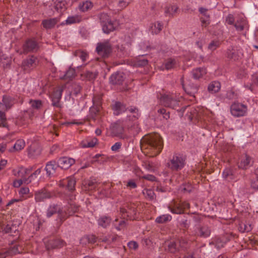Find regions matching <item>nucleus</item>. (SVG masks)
Wrapping results in <instances>:
<instances>
[{"instance_id":"nucleus-1","label":"nucleus","mask_w":258,"mask_h":258,"mask_svg":"<svg viewBox=\"0 0 258 258\" xmlns=\"http://www.w3.org/2000/svg\"><path fill=\"white\" fill-rule=\"evenodd\" d=\"M142 149H149L153 152L152 156L158 155L163 147V142L159 134L154 133L145 136L141 140Z\"/></svg>"},{"instance_id":"nucleus-2","label":"nucleus","mask_w":258,"mask_h":258,"mask_svg":"<svg viewBox=\"0 0 258 258\" xmlns=\"http://www.w3.org/2000/svg\"><path fill=\"white\" fill-rule=\"evenodd\" d=\"M190 242L182 237L176 240L167 241L164 244L165 250L170 253L176 254L181 251L186 250L189 247Z\"/></svg>"},{"instance_id":"nucleus-3","label":"nucleus","mask_w":258,"mask_h":258,"mask_svg":"<svg viewBox=\"0 0 258 258\" xmlns=\"http://www.w3.org/2000/svg\"><path fill=\"white\" fill-rule=\"evenodd\" d=\"M185 164V158L183 155L175 154L168 160L167 166L172 171H178L184 167Z\"/></svg>"},{"instance_id":"nucleus-4","label":"nucleus","mask_w":258,"mask_h":258,"mask_svg":"<svg viewBox=\"0 0 258 258\" xmlns=\"http://www.w3.org/2000/svg\"><path fill=\"white\" fill-rule=\"evenodd\" d=\"M96 51L102 58H108L112 52V46L109 40H105L97 44Z\"/></svg>"},{"instance_id":"nucleus-5","label":"nucleus","mask_w":258,"mask_h":258,"mask_svg":"<svg viewBox=\"0 0 258 258\" xmlns=\"http://www.w3.org/2000/svg\"><path fill=\"white\" fill-rule=\"evenodd\" d=\"M78 210V207L73 205L66 206L64 209L61 208V213H59V226L66 219L73 216Z\"/></svg>"},{"instance_id":"nucleus-6","label":"nucleus","mask_w":258,"mask_h":258,"mask_svg":"<svg viewBox=\"0 0 258 258\" xmlns=\"http://www.w3.org/2000/svg\"><path fill=\"white\" fill-rule=\"evenodd\" d=\"M160 103L165 107L176 109L179 105V101L172 95H162L160 98Z\"/></svg>"},{"instance_id":"nucleus-7","label":"nucleus","mask_w":258,"mask_h":258,"mask_svg":"<svg viewBox=\"0 0 258 258\" xmlns=\"http://www.w3.org/2000/svg\"><path fill=\"white\" fill-rule=\"evenodd\" d=\"M111 134L113 137H116L121 139H127L128 137L124 133V127L120 122L112 123L110 127Z\"/></svg>"},{"instance_id":"nucleus-8","label":"nucleus","mask_w":258,"mask_h":258,"mask_svg":"<svg viewBox=\"0 0 258 258\" xmlns=\"http://www.w3.org/2000/svg\"><path fill=\"white\" fill-rule=\"evenodd\" d=\"M38 42L34 38L27 39L22 46V53L27 54L30 52H35L39 49Z\"/></svg>"},{"instance_id":"nucleus-9","label":"nucleus","mask_w":258,"mask_h":258,"mask_svg":"<svg viewBox=\"0 0 258 258\" xmlns=\"http://www.w3.org/2000/svg\"><path fill=\"white\" fill-rule=\"evenodd\" d=\"M230 111L232 115L240 117L245 115L247 112V107L242 104L234 102L230 107Z\"/></svg>"},{"instance_id":"nucleus-10","label":"nucleus","mask_w":258,"mask_h":258,"mask_svg":"<svg viewBox=\"0 0 258 258\" xmlns=\"http://www.w3.org/2000/svg\"><path fill=\"white\" fill-rule=\"evenodd\" d=\"M100 19L102 23V30L104 33L108 34L114 30L113 24L106 14H102Z\"/></svg>"},{"instance_id":"nucleus-11","label":"nucleus","mask_w":258,"mask_h":258,"mask_svg":"<svg viewBox=\"0 0 258 258\" xmlns=\"http://www.w3.org/2000/svg\"><path fill=\"white\" fill-rule=\"evenodd\" d=\"M22 246L18 245H15L8 249H4L0 251V258H6L7 257L20 253L22 252Z\"/></svg>"},{"instance_id":"nucleus-12","label":"nucleus","mask_w":258,"mask_h":258,"mask_svg":"<svg viewBox=\"0 0 258 258\" xmlns=\"http://www.w3.org/2000/svg\"><path fill=\"white\" fill-rule=\"evenodd\" d=\"M47 250L60 248L64 245L65 242L59 238H51L45 242Z\"/></svg>"},{"instance_id":"nucleus-13","label":"nucleus","mask_w":258,"mask_h":258,"mask_svg":"<svg viewBox=\"0 0 258 258\" xmlns=\"http://www.w3.org/2000/svg\"><path fill=\"white\" fill-rule=\"evenodd\" d=\"M212 232L211 227L208 225L203 224L197 227L196 234L201 238H207L210 236Z\"/></svg>"},{"instance_id":"nucleus-14","label":"nucleus","mask_w":258,"mask_h":258,"mask_svg":"<svg viewBox=\"0 0 258 258\" xmlns=\"http://www.w3.org/2000/svg\"><path fill=\"white\" fill-rule=\"evenodd\" d=\"M35 200L36 202H41L51 197V193L46 189L42 188L35 192Z\"/></svg>"},{"instance_id":"nucleus-15","label":"nucleus","mask_w":258,"mask_h":258,"mask_svg":"<svg viewBox=\"0 0 258 258\" xmlns=\"http://www.w3.org/2000/svg\"><path fill=\"white\" fill-rule=\"evenodd\" d=\"M33 167H30L28 168H22L18 171L19 176L21 177L20 179L16 180L13 182V185L14 187H19L23 183H24V179L25 177V174H29L32 171Z\"/></svg>"},{"instance_id":"nucleus-16","label":"nucleus","mask_w":258,"mask_h":258,"mask_svg":"<svg viewBox=\"0 0 258 258\" xmlns=\"http://www.w3.org/2000/svg\"><path fill=\"white\" fill-rule=\"evenodd\" d=\"M253 163L252 158L247 154H245L241 157L238 167L242 169H246L251 166Z\"/></svg>"},{"instance_id":"nucleus-17","label":"nucleus","mask_w":258,"mask_h":258,"mask_svg":"<svg viewBox=\"0 0 258 258\" xmlns=\"http://www.w3.org/2000/svg\"><path fill=\"white\" fill-rule=\"evenodd\" d=\"M61 213V208L57 204L50 205L46 212V216L47 218H50L54 214H57V224L59 226V213Z\"/></svg>"},{"instance_id":"nucleus-18","label":"nucleus","mask_w":258,"mask_h":258,"mask_svg":"<svg viewBox=\"0 0 258 258\" xmlns=\"http://www.w3.org/2000/svg\"><path fill=\"white\" fill-rule=\"evenodd\" d=\"M59 167L58 163H56L55 161L52 160L48 162L45 168L47 175L49 177L54 176Z\"/></svg>"},{"instance_id":"nucleus-19","label":"nucleus","mask_w":258,"mask_h":258,"mask_svg":"<svg viewBox=\"0 0 258 258\" xmlns=\"http://www.w3.org/2000/svg\"><path fill=\"white\" fill-rule=\"evenodd\" d=\"M37 63V58L31 55L25 59L22 63V67L25 70H29L34 68Z\"/></svg>"},{"instance_id":"nucleus-20","label":"nucleus","mask_w":258,"mask_h":258,"mask_svg":"<svg viewBox=\"0 0 258 258\" xmlns=\"http://www.w3.org/2000/svg\"><path fill=\"white\" fill-rule=\"evenodd\" d=\"M75 162V160L71 158L62 157L58 160L59 167L61 169H67L69 168Z\"/></svg>"},{"instance_id":"nucleus-21","label":"nucleus","mask_w":258,"mask_h":258,"mask_svg":"<svg viewBox=\"0 0 258 258\" xmlns=\"http://www.w3.org/2000/svg\"><path fill=\"white\" fill-rule=\"evenodd\" d=\"M76 180L73 177H68L67 179L60 180L59 182L60 187H66L70 191L73 190L75 189Z\"/></svg>"},{"instance_id":"nucleus-22","label":"nucleus","mask_w":258,"mask_h":258,"mask_svg":"<svg viewBox=\"0 0 258 258\" xmlns=\"http://www.w3.org/2000/svg\"><path fill=\"white\" fill-rule=\"evenodd\" d=\"M40 154V147L36 143H32L28 149V155L30 158H35Z\"/></svg>"},{"instance_id":"nucleus-23","label":"nucleus","mask_w":258,"mask_h":258,"mask_svg":"<svg viewBox=\"0 0 258 258\" xmlns=\"http://www.w3.org/2000/svg\"><path fill=\"white\" fill-rule=\"evenodd\" d=\"M62 92V90L59 89L54 91V92L52 94V105L54 107H56L57 108L61 107V105L59 102L61 98Z\"/></svg>"},{"instance_id":"nucleus-24","label":"nucleus","mask_w":258,"mask_h":258,"mask_svg":"<svg viewBox=\"0 0 258 258\" xmlns=\"http://www.w3.org/2000/svg\"><path fill=\"white\" fill-rule=\"evenodd\" d=\"M124 79L122 73L116 72L110 77L109 82L113 85H120L123 82Z\"/></svg>"},{"instance_id":"nucleus-25","label":"nucleus","mask_w":258,"mask_h":258,"mask_svg":"<svg viewBox=\"0 0 258 258\" xmlns=\"http://www.w3.org/2000/svg\"><path fill=\"white\" fill-rule=\"evenodd\" d=\"M229 239L226 236H223L219 237H215L210 243V244L215 245L218 248L220 249L224 247V245Z\"/></svg>"},{"instance_id":"nucleus-26","label":"nucleus","mask_w":258,"mask_h":258,"mask_svg":"<svg viewBox=\"0 0 258 258\" xmlns=\"http://www.w3.org/2000/svg\"><path fill=\"white\" fill-rule=\"evenodd\" d=\"M6 110V106L0 102V127H8L7 119L4 112Z\"/></svg>"},{"instance_id":"nucleus-27","label":"nucleus","mask_w":258,"mask_h":258,"mask_svg":"<svg viewBox=\"0 0 258 258\" xmlns=\"http://www.w3.org/2000/svg\"><path fill=\"white\" fill-rule=\"evenodd\" d=\"M58 21L59 19L57 18L46 19L42 21V25L46 29H50L53 28Z\"/></svg>"},{"instance_id":"nucleus-28","label":"nucleus","mask_w":258,"mask_h":258,"mask_svg":"<svg viewBox=\"0 0 258 258\" xmlns=\"http://www.w3.org/2000/svg\"><path fill=\"white\" fill-rule=\"evenodd\" d=\"M182 85L183 88L186 92V93L190 96H194L195 94L198 92L199 87L197 85H194V84H188L187 85H185L182 83Z\"/></svg>"},{"instance_id":"nucleus-29","label":"nucleus","mask_w":258,"mask_h":258,"mask_svg":"<svg viewBox=\"0 0 258 258\" xmlns=\"http://www.w3.org/2000/svg\"><path fill=\"white\" fill-rule=\"evenodd\" d=\"M98 183L95 179L90 178V179L84 180L83 182V185L85 190H93L94 189Z\"/></svg>"},{"instance_id":"nucleus-30","label":"nucleus","mask_w":258,"mask_h":258,"mask_svg":"<svg viewBox=\"0 0 258 258\" xmlns=\"http://www.w3.org/2000/svg\"><path fill=\"white\" fill-rule=\"evenodd\" d=\"M221 88V83L218 81H212L208 86V91L211 94L218 92Z\"/></svg>"},{"instance_id":"nucleus-31","label":"nucleus","mask_w":258,"mask_h":258,"mask_svg":"<svg viewBox=\"0 0 258 258\" xmlns=\"http://www.w3.org/2000/svg\"><path fill=\"white\" fill-rule=\"evenodd\" d=\"M226 56L230 59L237 60L239 57L237 50L232 46L229 47L227 49Z\"/></svg>"},{"instance_id":"nucleus-32","label":"nucleus","mask_w":258,"mask_h":258,"mask_svg":"<svg viewBox=\"0 0 258 258\" xmlns=\"http://www.w3.org/2000/svg\"><path fill=\"white\" fill-rule=\"evenodd\" d=\"M111 218L107 216L106 215H103L102 216H101L98 220V224L99 226L104 228H106L108 226H109L111 222Z\"/></svg>"},{"instance_id":"nucleus-33","label":"nucleus","mask_w":258,"mask_h":258,"mask_svg":"<svg viewBox=\"0 0 258 258\" xmlns=\"http://www.w3.org/2000/svg\"><path fill=\"white\" fill-rule=\"evenodd\" d=\"M206 73V69L204 68H198L194 69L191 72L192 76L195 79H199L203 77Z\"/></svg>"},{"instance_id":"nucleus-34","label":"nucleus","mask_w":258,"mask_h":258,"mask_svg":"<svg viewBox=\"0 0 258 258\" xmlns=\"http://www.w3.org/2000/svg\"><path fill=\"white\" fill-rule=\"evenodd\" d=\"M238 229L241 232H248L252 229L251 224L247 221H241L239 223Z\"/></svg>"},{"instance_id":"nucleus-35","label":"nucleus","mask_w":258,"mask_h":258,"mask_svg":"<svg viewBox=\"0 0 258 258\" xmlns=\"http://www.w3.org/2000/svg\"><path fill=\"white\" fill-rule=\"evenodd\" d=\"M112 109L117 115L126 110L125 105L120 102H116L112 106Z\"/></svg>"},{"instance_id":"nucleus-36","label":"nucleus","mask_w":258,"mask_h":258,"mask_svg":"<svg viewBox=\"0 0 258 258\" xmlns=\"http://www.w3.org/2000/svg\"><path fill=\"white\" fill-rule=\"evenodd\" d=\"M234 26L237 31H241L247 26V22L244 19H240L237 20Z\"/></svg>"},{"instance_id":"nucleus-37","label":"nucleus","mask_w":258,"mask_h":258,"mask_svg":"<svg viewBox=\"0 0 258 258\" xmlns=\"http://www.w3.org/2000/svg\"><path fill=\"white\" fill-rule=\"evenodd\" d=\"M66 4L65 1H57L55 2V9L61 14L67 9Z\"/></svg>"},{"instance_id":"nucleus-38","label":"nucleus","mask_w":258,"mask_h":258,"mask_svg":"<svg viewBox=\"0 0 258 258\" xmlns=\"http://www.w3.org/2000/svg\"><path fill=\"white\" fill-rule=\"evenodd\" d=\"M2 229L4 232L6 233H12L13 232L16 233L19 232L17 229V226L16 225H14L12 223H9L7 224L6 225H3L2 226Z\"/></svg>"},{"instance_id":"nucleus-39","label":"nucleus","mask_w":258,"mask_h":258,"mask_svg":"<svg viewBox=\"0 0 258 258\" xmlns=\"http://www.w3.org/2000/svg\"><path fill=\"white\" fill-rule=\"evenodd\" d=\"M93 6L92 2L89 1H86L80 3L79 5V9L81 11L85 12L92 9Z\"/></svg>"},{"instance_id":"nucleus-40","label":"nucleus","mask_w":258,"mask_h":258,"mask_svg":"<svg viewBox=\"0 0 258 258\" xmlns=\"http://www.w3.org/2000/svg\"><path fill=\"white\" fill-rule=\"evenodd\" d=\"M170 210L172 213L176 214H183V210H182L179 203L174 202L173 206L169 207Z\"/></svg>"},{"instance_id":"nucleus-41","label":"nucleus","mask_w":258,"mask_h":258,"mask_svg":"<svg viewBox=\"0 0 258 258\" xmlns=\"http://www.w3.org/2000/svg\"><path fill=\"white\" fill-rule=\"evenodd\" d=\"M40 172L41 169L40 168H39L35 171L33 173L31 174L28 177H26L27 174H25L24 183L27 184L30 183L32 180H34L35 178L37 177V175H39L40 174Z\"/></svg>"},{"instance_id":"nucleus-42","label":"nucleus","mask_w":258,"mask_h":258,"mask_svg":"<svg viewBox=\"0 0 258 258\" xmlns=\"http://www.w3.org/2000/svg\"><path fill=\"white\" fill-rule=\"evenodd\" d=\"M82 17L80 15H76L73 16H70L66 20L67 24H72L77 23H79L82 21Z\"/></svg>"},{"instance_id":"nucleus-43","label":"nucleus","mask_w":258,"mask_h":258,"mask_svg":"<svg viewBox=\"0 0 258 258\" xmlns=\"http://www.w3.org/2000/svg\"><path fill=\"white\" fill-rule=\"evenodd\" d=\"M163 25L161 23L157 22L151 27V30L153 34H158L162 30Z\"/></svg>"},{"instance_id":"nucleus-44","label":"nucleus","mask_w":258,"mask_h":258,"mask_svg":"<svg viewBox=\"0 0 258 258\" xmlns=\"http://www.w3.org/2000/svg\"><path fill=\"white\" fill-rule=\"evenodd\" d=\"M3 104L6 106V110L9 109L13 105L12 98L8 96H4L3 98Z\"/></svg>"},{"instance_id":"nucleus-45","label":"nucleus","mask_w":258,"mask_h":258,"mask_svg":"<svg viewBox=\"0 0 258 258\" xmlns=\"http://www.w3.org/2000/svg\"><path fill=\"white\" fill-rule=\"evenodd\" d=\"M144 196L150 200H153L155 196L154 191L152 189L145 188L143 190Z\"/></svg>"},{"instance_id":"nucleus-46","label":"nucleus","mask_w":258,"mask_h":258,"mask_svg":"<svg viewBox=\"0 0 258 258\" xmlns=\"http://www.w3.org/2000/svg\"><path fill=\"white\" fill-rule=\"evenodd\" d=\"M171 220V216L170 215H163L158 217L156 222L158 223H164Z\"/></svg>"},{"instance_id":"nucleus-47","label":"nucleus","mask_w":258,"mask_h":258,"mask_svg":"<svg viewBox=\"0 0 258 258\" xmlns=\"http://www.w3.org/2000/svg\"><path fill=\"white\" fill-rule=\"evenodd\" d=\"M226 97L229 100L236 99L238 98V95L233 88H231L227 91Z\"/></svg>"},{"instance_id":"nucleus-48","label":"nucleus","mask_w":258,"mask_h":258,"mask_svg":"<svg viewBox=\"0 0 258 258\" xmlns=\"http://www.w3.org/2000/svg\"><path fill=\"white\" fill-rule=\"evenodd\" d=\"M25 146V142L23 140H18L13 146L14 149L16 151H20L23 149Z\"/></svg>"},{"instance_id":"nucleus-49","label":"nucleus","mask_w":258,"mask_h":258,"mask_svg":"<svg viewBox=\"0 0 258 258\" xmlns=\"http://www.w3.org/2000/svg\"><path fill=\"white\" fill-rule=\"evenodd\" d=\"M223 177L227 180L234 179V175L232 170L230 169H226L223 172Z\"/></svg>"},{"instance_id":"nucleus-50","label":"nucleus","mask_w":258,"mask_h":258,"mask_svg":"<svg viewBox=\"0 0 258 258\" xmlns=\"http://www.w3.org/2000/svg\"><path fill=\"white\" fill-rule=\"evenodd\" d=\"M178 7L176 6H170L169 7H166L165 8V13L166 14L172 15L177 12L178 10Z\"/></svg>"},{"instance_id":"nucleus-51","label":"nucleus","mask_w":258,"mask_h":258,"mask_svg":"<svg viewBox=\"0 0 258 258\" xmlns=\"http://www.w3.org/2000/svg\"><path fill=\"white\" fill-rule=\"evenodd\" d=\"M102 94H96L94 95L93 98V105L96 106H101Z\"/></svg>"},{"instance_id":"nucleus-52","label":"nucleus","mask_w":258,"mask_h":258,"mask_svg":"<svg viewBox=\"0 0 258 258\" xmlns=\"http://www.w3.org/2000/svg\"><path fill=\"white\" fill-rule=\"evenodd\" d=\"M76 71L75 70L72 68H70L66 73L64 75V79H72L75 76Z\"/></svg>"},{"instance_id":"nucleus-53","label":"nucleus","mask_w":258,"mask_h":258,"mask_svg":"<svg viewBox=\"0 0 258 258\" xmlns=\"http://www.w3.org/2000/svg\"><path fill=\"white\" fill-rule=\"evenodd\" d=\"M29 103L31 107L34 109H38L42 106V101L39 100H31Z\"/></svg>"},{"instance_id":"nucleus-54","label":"nucleus","mask_w":258,"mask_h":258,"mask_svg":"<svg viewBox=\"0 0 258 258\" xmlns=\"http://www.w3.org/2000/svg\"><path fill=\"white\" fill-rule=\"evenodd\" d=\"M97 73H93L90 71H86V72L84 73V74L86 78L89 81L94 80L97 76Z\"/></svg>"},{"instance_id":"nucleus-55","label":"nucleus","mask_w":258,"mask_h":258,"mask_svg":"<svg viewBox=\"0 0 258 258\" xmlns=\"http://www.w3.org/2000/svg\"><path fill=\"white\" fill-rule=\"evenodd\" d=\"M220 45V42L218 40L212 41L208 46V48L212 51L215 50Z\"/></svg>"},{"instance_id":"nucleus-56","label":"nucleus","mask_w":258,"mask_h":258,"mask_svg":"<svg viewBox=\"0 0 258 258\" xmlns=\"http://www.w3.org/2000/svg\"><path fill=\"white\" fill-rule=\"evenodd\" d=\"M175 64V61L174 59L169 58L167 60V62L165 63V67L166 70H170L172 69Z\"/></svg>"},{"instance_id":"nucleus-57","label":"nucleus","mask_w":258,"mask_h":258,"mask_svg":"<svg viewBox=\"0 0 258 258\" xmlns=\"http://www.w3.org/2000/svg\"><path fill=\"white\" fill-rule=\"evenodd\" d=\"M75 55L76 56L80 57L83 61H85L86 60V58L88 56V54L86 52L80 50L76 51L75 52Z\"/></svg>"},{"instance_id":"nucleus-58","label":"nucleus","mask_w":258,"mask_h":258,"mask_svg":"<svg viewBox=\"0 0 258 258\" xmlns=\"http://www.w3.org/2000/svg\"><path fill=\"white\" fill-rule=\"evenodd\" d=\"M100 106H95L91 107L90 109V112L92 117H94L96 114L99 111Z\"/></svg>"},{"instance_id":"nucleus-59","label":"nucleus","mask_w":258,"mask_h":258,"mask_svg":"<svg viewBox=\"0 0 258 258\" xmlns=\"http://www.w3.org/2000/svg\"><path fill=\"white\" fill-rule=\"evenodd\" d=\"M158 112L162 114L163 118L168 119L170 117V113L169 111L167 112L164 108H161L158 110Z\"/></svg>"},{"instance_id":"nucleus-60","label":"nucleus","mask_w":258,"mask_h":258,"mask_svg":"<svg viewBox=\"0 0 258 258\" xmlns=\"http://www.w3.org/2000/svg\"><path fill=\"white\" fill-rule=\"evenodd\" d=\"M226 22L229 25H234L235 19L233 15L229 14L226 18Z\"/></svg>"},{"instance_id":"nucleus-61","label":"nucleus","mask_w":258,"mask_h":258,"mask_svg":"<svg viewBox=\"0 0 258 258\" xmlns=\"http://www.w3.org/2000/svg\"><path fill=\"white\" fill-rule=\"evenodd\" d=\"M97 143V139L96 138L93 139L91 141L88 142L87 145H83V147H93Z\"/></svg>"},{"instance_id":"nucleus-62","label":"nucleus","mask_w":258,"mask_h":258,"mask_svg":"<svg viewBox=\"0 0 258 258\" xmlns=\"http://www.w3.org/2000/svg\"><path fill=\"white\" fill-rule=\"evenodd\" d=\"M126 187L130 188H135L137 187V185L134 179H130L126 184Z\"/></svg>"},{"instance_id":"nucleus-63","label":"nucleus","mask_w":258,"mask_h":258,"mask_svg":"<svg viewBox=\"0 0 258 258\" xmlns=\"http://www.w3.org/2000/svg\"><path fill=\"white\" fill-rule=\"evenodd\" d=\"M127 246L131 249L136 250L139 246L138 243L134 241H131L127 243Z\"/></svg>"},{"instance_id":"nucleus-64","label":"nucleus","mask_w":258,"mask_h":258,"mask_svg":"<svg viewBox=\"0 0 258 258\" xmlns=\"http://www.w3.org/2000/svg\"><path fill=\"white\" fill-rule=\"evenodd\" d=\"M251 187L254 189L258 190V177L252 180Z\"/></svg>"}]
</instances>
